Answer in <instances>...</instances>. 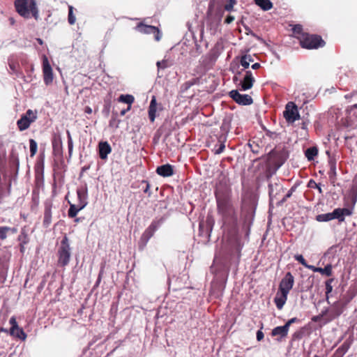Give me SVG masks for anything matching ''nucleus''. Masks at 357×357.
Instances as JSON below:
<instances>
[{
    "label": "nucleus",
    "instance_id": "obj_1",
    "mask_svg": "<svg viewBox=\"0 0 357 357\" xmlns=\"http://www.w3.org/2000/svg\"><path fill=\"white\" fill-rule=\"evenodd\" d=\"M218 213L221 215L224 229L223 245L218 255L225 260L238 264L244 243L238 230V216L231 199V189L220 183L215 192Z\"/></svg>",
    "mask_w": 357,
    "mask_h": 357
},
{
    "label": "nucleus",
    "instance_id": "obj_2",
    "mask_svg": "<svg viewBox=\"0 0 357 357\" xmlns=\"http://www.w3.org/2000/svg\"><path fill=\"white\" fill-rule=\"evenodd\" d=\"M255 197L251 193H245L241 198V216L244 222L248 224L252 223L256 210Z\"/></svg>",
    "mask_w": 357,
    "mask_h": 357
},
{
    "label": "nucleus",
    "instance_id": "obj_3",
    "mask_svg": "<svg viewBox=\"0 0 357 357\" xmlns=\"http://www.w3.org/2000/svg\"><path fill=\"white\" fill-rule=\"evenodd\" d=\"M356 199L357 195H354L352 199L353 206L351 208H337L331 213H323L317 215L316 220L318 222H328L335 219H337L340 222L344 221L345 216H349L352 214Z\"/></svg>",
    "mask_w": 357,
    "mask_h": 357
},
{
    "label": "nucleus",
    "instance_id": "obj_4",
    "mask_svg": "<svg viewBox=\"0 0 357 357\" xmlns=\"http://www.w3.org/2000/svg\"><path fill=\"white\" fill-rule=\"evenodd\" d=\"M71 257V248L70 246L69 239L67 236H64L61 241V245L58 250V264L64 267L67 266L70 261Z\"/></svg>",
    "mask_w": 357,
    "mask_h": 357
},
{
    "label": "nucleus",
    "instance_id": "obj_5",
    "mask_svg": "<svg viewBox=\"0 0 357 357\" xmlns=\"http://www.w3.org/2000/svg\"><path fill=\"white\" fill-rule=\"evenodd\" d=\"M325 42L321 37L317 35H303V39L301 40V45L306 49H317L323 47Z\"/></svg>",
    "mask_w": 357,
    "mask_h": 357
},
{
    "label": "nucleus",
    "instance_id": "obj_6",
    "mask_svg": "<svg viewBox=\"0 0 357 357\" xmlns=\"http://www.w3.org/2000/svg\"><path fill=\"white\" fill-rule=\"evenodd\" d=\"M37 119V112L28 109L26 113L21 116L17 121V125L20 131H24L29 128L30 125Z\"/></svg>",
    "mask_w": 357,
    "mask_h": 357
},
{
    "label": "nucleus",
    "instance_id": "obj_7",
    "mask_svg": "<svg viewBox=\"0 0 357 357\" xmlns=\"http://www.w3.org/2000/svg\"><path fill=\"white\" fill-rule=\"evenodd\" d=\"M284 117L288 123H294L300 119V114L296 105L293 102H289L283 112Z\"/></svg>",
    "mask_w": 357,
    "mask_h": 357
},
{
    "label": "nucleus",
    "instance_id": "obj_8",
    "mask_svg": "<svg viewBox=\"0 0 357 357\" xmlns=\"http://www.w3.org/2000/svg\"><path fill=\"white\" fill-rule=\"evenodd\" d=\"M294 284V278L290 272H287L282 279L279 290L281 294H289Z\"/></svg>",
    "mask_w": 357,
    "mask_h": 357
},
{
    "label": "nucleus",
    "instance_id": "obj_9",
    "mask_svg": "<svg viewBox=\"0 0 357 357\" xmlns=\"http://www.w3.org/2000/svg\"><path fill=\"white\" fill-rule=\"evenodd\" d=\"M229 96L238 105H250L253 102L252 97L248 94H241L237 90L229 92Z\"/></svg>",
    "mask_w": 357,
    "mask_h": 357
},
{
    "label": "nucleus",
    "instance_id": "obj_10",
    "mask_svg": "<svg viewBox=\"0 0 357 357\" xmlns=\"http://www.w3.org/2000/svg\"><path fill=\"white\" fill-rule=\"evenodd\" d=\"M28 3L29 0H15L14 2L16 11L24 18H29L31 13Z\"/></svg>",
    "mask_w": 357,
    "mask_h": 357
},
{
    "label": "nucleus",
    "instance_id": "obj_11",
    "mask_svg": "<svg viewBox=\"0 0 357 357\" xmlns=\"http://www.w3.org/2000/svg\"><path fill=\"white\" fill-rule=\"evenodd\" d=\"M255 82V79L252 73L250 70H246L243 78L239 80L238 86L240 87L241 90L247 91L253 86Z\"/></svg>",
    "mask_w": 357,
    "mask_h": 357
},
{
    "label": "nucleus",
    "instance_id": "obj_12",
    "mask_svg": "<svg viewBox=\"0 0 357 357\" xmlns=\"http://www.w3.org/2000/svg\"><path fill=\"white\" fill-rule=\"evenodd\" d=\"M136 30L142 33L151 34L153 33L155 35V39L158 41L161 38V34L160 33L159 29L151 25H146L142 23H139L136 26Z\"/></svg>",
    "mask_w": 357,
    "mask_h": 357
},
{
    "label": "nucleus",
    "instance_id": "obj_13",
    "mask_svg": "<svg viewBox=\"0 0 357 357\" xmlns=\"http://www.w3.org/2000/svg\"><path fill=\"white\" fill-rule=\"evenodd\" d=\"M43 79H44L45 84L46 85L50 84L53 81V72H52V68L46 56H43Z\"/></svg>",
    "mask_w": 357,
    "mask_h": 357
},
{
    "label": "nucleus",
    "instance_id": "obj_14",
    "mask_svg": "<svg viewBox=\"0 0 357 357\" xmlns=\"http://www.w3.org/2000/svg\"><path fill=\"white\" fill-rule=\"evenodd\" d=\"M282 185L278 180L271 181L268 184V194L270 199L273 200L278 194L282 190Z\"/></svg>",
    "mask_w": 357,
    "mask_h": 357
},
{
    "label": "nucleus",
    "instance_id": "obj_15",
    "mask_svg": "<svg viewBox=\"0 0 357 357\" xmlns=\"http://www.w3.org/2000/svg\"><path fill=\"white\" fill-rule=\"evenodd\" d=\"M78 204L80 208H85L88 204V188L87 185L85 184L84 186L79 188L77 190Z\"/></svg>",
    "mask_w": 357,
    "mask_h": 357
},
{
    "label": "nucleus",
    "instance_id": "obj_16",
    "mask_svg": "<svg viewBox=\"0 0 357 357\" xmlns=\"http://www.w3.org/2000/svg\"><path fill=\"white\" fill-rule=\"evenodd\" d=\"M9 168L11 172H15L16 174L18 173L20 167V160L18 153L15 149H12L8 160Z\"/></svg>",
    "mask_w": 357,
    "mask_h": 357
},
{
    "label": "nucleus",
    "instance_id": "obj_17",
    "mask_svg": "<svg viewBox=\"0 0 357 357\" xmlns=\"http://www.w3.org/2000/svg\"><path fill=\"white\" fill-rule=\"evenodd\" d=\"M52 204L50 202H46L45 203V210H44V218H43V226L45 228H47L51 222H52Z\"/></svg>",
    "mask_w": 357,
    "mask_h": 357
},
{
    "label": "nucleus",
    "instance_id": "obj_18",
    "mask_svg": "<svg viewBox=\"0 0 357 357\" xmlns=\"http://www.w3.org/2000/svg\"><path fill=\"white\" fill-rule=\"evenodd\" d=\"M99 155L102 160L107 158V155L112 151V148L107 142H101L98 144Z\"/></svg>",
    "mask_w": 357,
    "mask_h": 357
},
{
    "label": "nucleus",
    "instance_id": "obj_19",
    "mask_svg": "<svg viewBox=\"0 0 357 357\" xmlns=\"http://www.w3.org/2000/svg\"><path fill=\"white\" fill-rule=\"evenodd\" d=\"M214 225V220L211 216H207L206 220L205 222H200L199 223V231L202 234L204 231V227H206V234L208 236V237L211 236V233L213 229V227Z\"/></svg>",
    "mask_w": 357,
    "mask_h": 357
},
{
    "label": "nucleus",
    "instance_id": "obj_20",
    "mask_svg": "<svg viewBox=\"0 0 357 357\" xmlns=\"http://www.w3.org/2000/svg\"><path fill=\"white\" fill-rule=\"evenodd\" d=\"M156 172L160 176H162L163 177H168L173 175L174 170L171 165L166 164L158 167L156 169Z\"/></svg>",
    "mask_w": 357,
    "mask_h": 357
},
{
    "label": "nucleus",
    "instance_id": "obj_21",
    "mask_svg": "<svg viewBox=\"0 0 357 357\" xmlns=\"http://www.w3.org/2000/svg\"><path fill=\"white\" fill-rule=\"evenodd\" d=\"M326 153L328 155V166L330 167L328 175L330 179L332 181L336 176V161L331 156L328 151H326Z\"/></svg>",
    "mask_w": 357,
    "mask_h": 357
},
{
    "label": "nucleus",
    "instance_id": "obj_22",
    "mask_svg": "<svg viewBox=\"0 0 357 357\" xmlns=\"http://www.w3.org/2000/svg\"><path fill=\"white\" fill-rule=\"evenodd\" d=\"M156 111L157 102L155 98L153 96L150 102L149 107V118L152 123L154 122L156 117Z\"/></svg>",
    "mask_w": 357,
    "mask_h": 357
},
{
    "label": "nucleus",
    "instance_id": "obj_23",
    "mask_svg": "<svg viewBox=\"0 0 357 357\" xmlns=\"http://www.w3.org/2000/svg\"><path fill=\"white\" fill-rule=\"evenodd\" d=\"M308 268L314 272H319L326 276H331L332 274V266L331 264L326 265L324 268H317L314 266H309Z\"/></svg>",
    "mask_w": 357,
    "mask_h": 357
},
{
    "label": "nucleus",
    "instance_id": "obj_24",
    "mask_svg": "<svg viewBox=\"0 0 357 357\" xmlns=\"http://www.w3.org/2000/svg\"><path fill=\"white\" fill-rule=\"evenodd\" d=\"M155 232V231L149 226L145 229L140 238V241L143 243L144 245L147 244L150 238L154 235Z\"/></svg>",
    "mask_w": 357,
    "mask_h": 357
},
{
    "label": "nucleus",
    "instance_id": "obj_25",
    "mask_svg": "<svg viewBox=\"0 0 357 357\" xmlns=\"http://www.w3.org/2000/svg\"><path fill=\"white\" fill-rule=\"evenodd\" d=\"M155 232V231L149 226L145 229L140 238V241L143 243L144 245L147 244L150 238L154 235Z\"/></svg>",
    "mask_w": 357,
    "mask_h": 357
},
{
    "label": "nucleus",
    "instance_id": "obj_26",
    "mask_svg": "<svg viewBox=\"0 0 357 357\" xmlns=\"http://www.w3.org/2000/svg\"><path fill=\"white\" fill-rule=\"evenodd\" d=\"M289 330L287 326H277L272 330L271 335L272 336H278L280 335V337H284L287 335Z\"/></svg>",
    "mask_w": 357,
    "mask_h": 357
},
{
    "label": "nucleus",
    "instance_id": "obj_27",
    "mask_svg": "<svg viewBox=\"0 0 357 357\" xmlns=\"http://www.w3.org/2000/svg\"><path fill=\"white\" fill-rule=\"evenodd\" d=\"M287 294H281L280 296H276L274 298V302L276 305V307L279 310H282L283 306L284 305L287 300Z\"/></svg>",
    "mask_w": 357,
    "mask_h": 357
},
{
    "label": "nucleus",
    "instance_id": "obj_28",
    "mask_svg": "<svg viewBox=\"0 0 357 357\" xmlns=\"http://www.w3.org/2000/svg\"><path fill=\"white\" fill-rule=\"evenodd\" d=\"M255 3L263 10H269L273 7V3L270 0H254Z\"/></svg>",
    "mask_w": 357,
    "mask_h": 357
},
{
    "label": "nucleus",
    "instance_id": "obj_29",
    "mask_svg": "<svg viewBox=\"0 0 357 357\" xmlns=\"http://www.w3.org/2000/svg\"><path fill=\"white\" fill-rule=\"evenodd\" d=\"M318 154V149L316 146H311L305 151V155L309 161L314 160Z\"/></svg>",
    "mask_w": 357,
    "mask_h": 357
},
{
    "label": "nucleus",
    "instance_id": "obj_30",
    "mask_svg": "<svg viewBox=\"0 0 357 357\" xmlns=\"http://www.w3.org/2000/svg\"><path fill=\"white\" fill-rule=\"evenodd\" d=\"M342 313L341 309L336 306L333 305L331 309L328 310V316L329 319L332 320L339 317Z\"/></svg>",
    "mask_w": 357,
    "mask_h": 357
},
{
    "label": "nucleus",
    "instance_id": "obj_31",
    "mask_svg": "<svg viewBox=\"0 0 357 357\" xmlns=\"http://www.w3.org/2000/svg\"><path fill=\"white\" fill-rule=\"evenodd\" d=\"M17 229L15 228H11L9 227H0V239L4 240L7 238L8 232L15 233Z\"/></svg>",
    "mask_w": 357,
    "mask_h": 357
},
{
    "label": "nucleus",
    "instance_id": "obj_32",
    "mask_svg": "<svg viewBox=\"0 0 357 357\" xmlns=\"http://www.w3.org/2000/svg\"><path fill=\"white\" fill-rule=\"evenodd\" d=\"M165 220V217L155 218L149 225L155 231H156Z\"/></svg>",
    "mask_w": 357,
    "mask_h": 357
},
{
    "label": "nucleus",
    "instance_id": "obj_33",
    "mask_svg": "<svg viewBox=\"0 0 357 357\" xmlns=\"http://www.w3.org/2000/svg\"><path fill=\"white\" fill-rule=\"evenodd\" d=\"M84 208H80L79 204L75 205L73 204H70L68 215L70 218H75L77 215L78 212L82 210Z\"/></svg>",
    "mask_w": 357,
    "mask_h": 357
},
{
    "label": "nucleus",
    "instance_id": "obj_34",
    "mask_svg": "<svg viewBox=\"0 0 357 357\" xmlns=\"http://www.w3.org/2000/svg\"><path fill=\"white\" fill-rule=\"evenodd\" d=\"M134 101L135 98L133 96L130 94H122L119 98V102L126 103L128 105V106H131Z\"/></svg>",
    "mask_w": 357,
    "mask_h": 357
},
{
    "label": "nucleus",
    "instance_id": "obj_35",
    "mask_svg": "<svg viewBox=\"0 0 357 357\" xmlns=\"http://www.w3.org/2000/svg\"><path fill=\"white\" fill-rule=\"evenodd\" d=\"M253 61V59L250 54H245L242 56L241 59V65L245 68L247 69L250 66V63Z\"/></svg>",
    "mask_w": 357,
    "mask_h": 357
},
{
    "label": "nucleus",
    "instance_id": "obj_36",
    "mask_svg": "<svg viewBox=\"0 0 357 357\" xmlns=\"http://www.w3.org/2000/svg\"><path fill=\"white\" fill-rule=\"evenodd\" d=\"M10 335L16 338H18L22 341H24L27 337L24 330L22 328H20L19 326L17 327V328H15V331H14V334Z\"/></svg>",
    "mask_w": 357,
    "mask_h": 357
},
{
    "label": "nucleus",
    "instance_id": "obj_37",
    "mask_svg": "<svg viewBox=\"0 0 357 357\" xmlns=\"http://www.w3.org/2000/svg\"><path fill=\"white\" fill-rule=\"evenodd\" d=\"M30 10L33 17L38 20V9L37 8L36 0H31V3L29 4Z\"/></svg>",
    "mask_w": 357,
    "mask_h": 357
},
{
    "label": "nucleus",
    "instance_id": "obj_38",
    "mask_svg": "<svg viewBox=\"0 0 357 357\" xmlns=\"http://www.w3.org/2000/svg\"><path fill=\"white\" fill-rule=\"evenodd\" d=\"M67 137H68V154L69 157L72 156L73 150V142L72 139V137L69 130L66 131Z\"/></svg>",
    "mask_w": 357,
    "mask_h": 357
},
{
    "label": "nucleus",
    "instance_id": "obj_39",
    "mask_svg": "<svg viewBox=\"0 0 357 357\" xmlns=\"http://www.w3.org/2000/svg\"><path fill=\"white\" fill-rule=\"evenodd\" d=\"M29 148L31 156L33 157V155H36L38 149L37 142L33 139H29Z\"/></svg>",
    "mask_w": 357,
    "mask_h": 357
},
{
    "label": "nucleus",
    "instance_id": "obj_40",
    "mask_svg": "<svg viewBox=\"0 0 357 357\" xmlns=\"http://www.w3.org/2000/svg\"><path fill=\"white\" fill-rule=\"evenodd\" d=\"M9 324L11 325V327L9 330V333L10 335H13L14 331H15V328H17V327L19 326L16 321L15 317L13 316L10 317L9 320Z\"/></svg>",
    "mask_w": 357,
    "mask_h": 357
},
{
    "label": "nucleus",
    "instance_id": "obj_41",
    "mask_svg": "<svg viewBox=\"0 0 357 357\" xmlns=\"http://www.w3.org/2000/svg\"><path fill=\"white\" fill-rule=\"evenodd\" d=\"M68 20L70 24L73 25L75 24L76 18L75 15H73V7L72 6H69L68 7Z\"/></svg>",
    "mask_w": 357,
    "mask_h": 357
},
{
    "label": "nucleus",
    "instance_id": "obj_42",
    "mask_svg": "<svg viewBox=\"0 0 357 357\" xmlns=\"http://www.w3.org/2000/svg\"><path fill=\"white\" fill-rule=\"evenodd\" d=\"M333 279H329L326 282V300L328 301V294L333 291L332 282Z\"/></svg>",
    "mask_w": 357,
    "mask_h": 357
},
{
    "label": "nucleus",
    "instance_id": "obj_43",
    "mask_svg": "<svg viewBox=\"0 0 357 357\" xmlns=\"http://www.w3.org/2000/svg\"><path fill=\"white\" fill-rule=\"evenodd\" d=\"M236 4V0H228L224 6L225 10L231 12L233 10L234 6Z\"/></svg>",
    "mask_w": 357,
    "mask_h": 357
},
{
    "label": "nucleus",
    "instance_id": "obj_44",
    "mask_svg": "<svg viewBox=\"0 0 357 357\" xmlns=\"http://www.w3.org/2000/svg\"><path fill=\"white\" fill-rule=\"evenodd\" d=\"M116 114H113L112 119L109 121V126L111 127H115L117 128L119 127V124L120 123V120H118L116 119Z\"/></svg>",
    "mask_w": 357,
    "mask_h": 357
},
{
    "label": "nucleus",
    "instance_id": "obj_45",
    "mask_svg": "<svg viewBox=\"0 0 357 357\" xmlns=\"http://www.w3.org/2000/svg\"><path fill=\"white\" fill-rule=\"evenodd\" d=\"M294 258L295 259L298 261L299 263H301L303 266H304L305 267L307 268H308V266L310 265H308L305 261V259H304V257H303V255H296L294 256Z\"/></svg>",
    "mask_w": 357,
    "mask_h": 357
},
{
    "label": "nucleus",
    "instance_id": "obj_46",
    "mask_svg": "<svg viewBox=\"0 0 357 357\" xmlns=\"http://www.w3.org/2000/svg\"><path fill=\"white\" fill-rule=\"evenodd\" d=\"M169 66V63L167 60H162L157 62V67L158 70L165 69Z\"/></svg>",
    "mask_w": 357,
    "mask_h": 357
},
{
    "label": "nucleus",
    "instance_id": "obj_47",
    "mask_svg": "<svg viewBox=\"0 0 357 357\" xmlns=\"http://www.w3.org/2000/svg\"><path fill=\"white\" fill-rule=\"evenodd\" d=\"M300 320L296 318V317H294V318H291L290 319H289L286 324H284L285 326H287V329L289 330V327L290 326L294 324V323H297V322H299Z\"/></svg>",
    "mask_w": 357,
    "mask_h": 357
},
{
    "label": "nucleus",
    "instance_id": "obj_48",
    "mask_svg": "<svg viewBox=\"0 0 357 357\" xmlns=\"http://www.w3.org/2000/svg\"><path fill=\"white\" fill-rule=\"evenodd\" d=\"M309 187L310 188H316L319 190V192L320 193L322 192V190H321V188L320 187L319 184H317L315 181H314L313 180H310V182H309Z\"/></svg>",
    "mask_w": 357,
    "mask_h": 357
},
{
    "label": "nucleus",
    "instance_id": "obj_49",
    "mask_svg": "<svg viewBox=\"0 0 357 357\" xmlns=\"http://www.w3.org/2000/svg\"><path fill=\"white\" fill-rule=\"evenodd\" d=\"M225 148V144L224 143L220 144V145L219 146L218 149H215V154H220V153H222L224 151Z\"/></svg>",
    "mask_w": 357,
    "mask_h": 357
},
{
    "label": "nucleus",
    "instance_id": "obj_50",
    "mask_svg": "<svg viewBox=\"0 0 357 357\" xmlns=\"http://www.w3.org/2000/svg\"><path fill=\"white\" fill-rule=\"evenodd\" d=\"M143 183H146V188L144 189V192L148 194L149 196L151 195V192H150V184L148 181H144Z\"/></svg>",
    "mask_w": 357,
    "mask_h": 357
},
{
    "label": "nucleus",
    "instance_id": "obj_51",
    "mask_svg": "<svg viewBox=\"0 0 357 357\" xmlns=\"http://www.w3.org/2000/svg\"><path fill=\"white\" fill-rule=\"evenodd\" d=\"M356 108H357V104L351 106L350 108H348L347 109L348 114L349 115L350 117L351 116L352 113L354 114V109Z\"/></svg>",
    "mask_w": 357,
    "mask_h": 357
},
{
    "label": "nucleus",
    "instance_id": "obj_52",
    "mask_svg": "<svg viewBox=\"0 0 357 357\" xmlns=\"http://www.w3.org/2000/svg\"><path fill=\"white\" fill-rule=\"evenodd\" d=\"M293 30L294 33H300L302 31V26L300 24L295 25Z\"/></svg>",
    "mask_w": 357,
    "mask_h": 357
},
{
    "label": "nucleus",
    "instance_id": "obj_53",
    "mask_svg": "<svg viewBox=\"0 0 357 357\" xmlns=\"http://www.w3.org/2000/svg\"><path fill=\"white\" fill-rule=\"evenodd\" d=\"M264 337V335L261 331L259 330L257 332V340L258 341H261V340H263Z\"/></svg>",
    "mask_w": 357,
    "mask_h": 357
},
{
    "label": "nucleus",
    "instance_id": "obj_54",
    "mask_svg": "<svg viewBox=\"0 0 357 357\" xmlns=\"http://www.w3.org/2000/svg\"><path fill=\"white\" fill-rule=\"evenodd\" d=\"M235 17L233 15H228L225 20L226 24H230L234 20Z\"/></svg>",
    "mask_w": 357,
    "mask_h": 357
},
{
    "label": "nucleus",
    "instance_id": "obj_55",
    "mask_svg": "<svg viewBox=\"0 0 357 357\" xmlns=\"http://www.w3.org/2000/svg\"><path fill=\"white\" fill-rule=\"evenodd\" d=\"M242 72H238V74L235 75L233 77V81L235 84L238 85L239 80H241L242 79H239L238 75L241 74Z\"/></svg>",
    "mask_w": 357,
    "mask_h": 357
},
{
    "label": "nucleus",
    "instance_id": "obj_56",
    "mask_svg": "<svg viewBox=\"0 0 357 357\" xmlns=\"http://www.w3.org/2000/svg\"><path fill=\"white\" fill-rule=\"evenodd\" d=\"M321 317H323V314H319V315H317V316H314V317L312 318V320L313 321L317 322V321H319L321 319Z\"/></svg>",
    "mask_w": 357,
    "mask_h": 357
},
{
    "label": "nucleus",
    "instance_id": "obj_57",
    "mask_svg": "<svg viewBox=\"0 0 357 357\" xmlns=\"http://www.w3.org/2000/svg\"><path fill=\"white\" fill-rule=\"evenodd\" d=\"M131 109V106H128L127 109H123L121 111V116H124L127 112H128Z\"/></svg>",
    "mask_w": 357,
    "mask_h": 357
},
{
    "label": "nucleus",
    "instance_id": "obj_58",
    "mask_svg": "<svg viewBox=\"0 0 357 357\" xmlns=\"http://www.w3.org/2000/svg\"><path fill=\"white\" fill-rule=\"evenodd\" d=\"M84 112L88 114H91L92 113V109L90 107L86 106L84 108Z\"/></svg>",
    "mask_w": 357,
    "mask_h": 357
},
{
    "label": "nucleus",
    "instance_id": "obj_59",
    "mask_svg": "<svg viewBox=\"0 0 357 357\" xmlns=\"http://www.w3.org/2000/svg\"><path fill=\"white\" fill-rule=\"evenodd\" d=\"M251 67L253 70H257L260 68V63H255L252 64Z\"/></svg>",
    "mask_w": 357,
    "mask_h": 357
},
{
    "label": "nucleus",
    "instance_id": "obj_60",
    "mask_svg": "<svg viewBox=\"0 0 357 357\" xmlns=\"http://www.w3.org/2000/svg\"><path fill=\"white\" fill-rule=\"evenodd\" d=\"M291 195V192H288L286 196L282 199V202H284L287 198L290 197Z\"/></svg>",
    "mask_w": 357,
    "mask_h": 357
},
{
    "label": "nucleus",
    "instance_id": "obj_61",
    "mask_svg": "<svg viewBox=\"0 0 357 357\" xmlns=\"http://www.w3.org/2000/svg\"><path fill=\"white\" fill-rule=\"evenodd\" d=\"M327 314H328V310H323L320 314H323V317H324V315H326Z\"/></svg>",
    "mask_w": 357,
    "mask_h": 357
},
{
    "label": "nucleus",
    "instance_id": "obj_62",
    "mask_svg": "<svg viewBox=\"0 0 357 357\" xmlns=\"http://www.w3.org/2000/svg\"><path fill=\"white\" fill-rule=\"evenodd\" d=\"M0 331L1 332H4V333H8V331L7 329L4 328H0Z\"/></svg>",
    "mask_w": 357,
    "mask_h": 357
},
{
    "label": "nucleus",
    "instance_id": "obj_63",
    "mask_svg": "<svg viewBox=\"0 0 357 357\" xmlns=\"http://www.w3.org/2000/svg\"><path fill=\"white\" fill-rule=\"evenodd\" d=\"M100 280H101V276H100V274L99 276H98V278L97 280V282H96V285H98V284L100 282Z\"/></svg>",
    "mask_w": 357,
    "mask_h": 357
},
{
    "label": "nucleus",
    "instance_id": "obj_64",
    "mask_svg": "<svg viewBox=\"0 0 357 357\" xmlns=\"http://www.w3.org/2000/svg\"><path fill=\"white\" fill-rule=\"evenodd\" d=\"M37 40H38V42L39 43V44H40V45H42V44H43V40H42V39H40V38H38V39H37Z\"/></svg>",
    "mask_w": 357,
    "mask_h": 357
}]
</instances>
